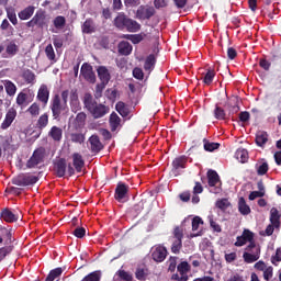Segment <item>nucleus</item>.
I'll list each match as a JSON object with an SVG mask.
<instances>
[{
	"label": "nucleus",
	"instance_id": "f257e3e1",
	"mask_svg": "<svg viewBox=\"0 0 281 281\" xmlns=\"http://www.w3.org/2000/svg\"><path fill=\"white\" fill-rule=\"evenodd\" d=\"M69 100L72 113H78L80 111V100L78 99V91L76 89L61 91V102L67 104Z\"/></svg>",
	"mask_w": 281,
	"mask_h": 281
},
{
	"label": "nucleus",
	"instance_id": "f03ea898",
	"mask_svg": "<svg viewBox=\"0 0 281 281\" xmlns=\"http://www.w3.org/2000/svg\"><path fill=\"white\" fill-rule=\"evenodd\" d=\"M243 259L245 262H247V265H251L257 262V260H260V245L250 243L246 247V251L243 254Z\"/></svg>",
	"mask_w": 281,
	"mask_h": 281
},
{
	"label": "nucleus",
	"instance_id": "7ed1b4c3",
	"mask_svg": "<svg viewBox=\"0 0 281 281\" xmlns=\"http://www.w3.org/2000/svg\"><path fill=\"white\" fill-rule=\"evenodd\" d=\"M50 111L54 120H58L63 113H67V111H69V106L61 102L60 95L56 94L52 100Z\"/></svg>",
	"mask_w": 281,
	"mask_h": 281
},
{
	"label": "nucleus",
	"instance_id": "20e7f679",
	"mask_svg": "<svg viewBox=\"0 0 281 281\" xmlns=\"http://www.w3.org/2000/svg\"><path fill=\"white\" fill-rule=\"evenodd\" d=\"M36 181H38V177L32 176L30 173H21V175L16 176L15 178H13V180H12L14 186H21V187L34 186V183H36Z\"/></svg>",
	"mask_w": 281,
	"mask_h": 281
},
{
	"label": "nucleus",
	"instance_id": "39448f33",
	"mask_svg": "<svg viewBox=\"0 0 281 281\" xmlns=\"http://www.w3.org/2000/svg\"><path fill=\"white\" fill-rule=\"evenodd\" d=\"M44 157H45V149L43 148L36 149L26 164L27 168H36L38 164H43Z\"/></svg>",
	"mask_w": 281,
	"mask_h": 281
},
{
	"label": "nucleus",
	"instance_id": "423d86ee",
	"mask_svg": "<svg viewBox=\"0 0 281 281\" xmlns=\"http://www.w3.org/2000/svg\"><path fill=\"white\" fill-rule=\"evenodd\" d=\"M80 76L86 79L87 82L95 85V72H93V67L89 64H83L81 66Z\"/></svg>",
	"mask_w": 281,
	"mask_h": 281
},
{
	"label": "nucleus",
	"instance_id": "0eeeda50",
	"mask_svg": "<svg viewBox=\"0 0 281 281\" xmlns=\"http://www.w3.org/2000/svg\"><path fill=\"white\" fill-rule=\"evenodd\" d=\"M167 256H168V249H166V247L161 245L153 247L151 257H153V260H155V262H164Z\"/></svg>",
	"mask_w": 281,
	"mask_h": 281
},
{
	"label": "nucleus",
	"instance_id": "6e6552de",
	"mask_svg": "<svg viewBox=\"0 0 281 281\" xmlns=\"http://www.w3.org/2000/svg\"><path fill=\"white\" fill-rule=\"evenodd\" d=\"M128 196V186L123 182H119L115 189V199L120 203H124Z\"/></svg>",
	"mask_w": 281,
	"mask_h": 281
},
{
	"label": "nucleus",
	"instance_id": "1a4fd4ad",
	"mask_svg": "<svg viewBox=\"0 0 281 281\" xmlns=\"http://www.w3.org/2000/svg\"><path fill=\"white\" fill-rule=\"evenodd\" d=\"M154 15L155 9L153 7L140 5L136 11V19H140V21H146V19H150Z\"/></svg>",
	"mask_w": 281,
	"mask_h": 281
},
{
	"label": "nucleus",
	"instance_id": "9d476101",
	"mask_svg": "<svg viewBox=\"0 0 281 281\" xmlns=\"http://www.w3.org/2000/svg\"><path fill=\"white\" fill-rule=\"evenodd\" d=\"M21 216L19 215V211H11L10 209H4L1 212V220L5 221V223H16Z\"/></svg>",
	"mask_w": 281,
	"mask_h": 281
},
{
	"label": "nucleus",
	"instance_id": "9b49d317",
	"mask_svg": "<svg viewBox=\"0 0 281 281\" xmlns=\"http://www.w3.org/2000/svg\"><path fill=\"white\" fill-rule=\"evenodd\" d=\"M14 120H16V110H14V108H11L8 110L4 121L1 124L2 131L10 128V126H12V122H14Z\"/></svg>",
	"mask_w": 281,
	"mask_h": 281
},
{
	"label": "nucleus",
	"instance_id": "f8f14e48",
	"mask_svg": "<svg viewBox=\"0 0 281 281\" xmlns=\"http://www.w3.org/2000/svg\"><path fill=\"white\" fill-rule=\"evenodd\" d=\"M34 25H38V27L45 25V12L37 11L33 19L27 22V27H34Z\"/></svg>",
	"mask_w": 281,
	"mask_h": 281
},
{
	"label": "nucleus",
	"instance_id": "ddd939ff",
	"mask_svg": "<svg viewBox=\"0 0 281 281\" xmlns=\"http://www.w3.org/2000/svg\"><path fill=\"white\" fill-rule=\"evenodd\" d=\"M90 113L93 115L95 120H99V117H104V115L109 113V106L97 103L94 108L90 110Z\"/></svg>",
	"mask_w": 281,
	"mask_h": 281
},
{
	"label": "nucleus",
	"instance_id": "4468645a",
	"mask_svg": "<svg viewBox=\"0 0 281 281\" xmlns=\"http://www.w3.org/2000/svg\"><path fill=\"white\" fill-rule=\"evenodd\" d=\"M37 100L43 102L44 106L49 102V88L47 85H42L37 91Z\"/></svg>",
	"mask_w": 281,
	"mask_h": 281
},
{
	"label": "nucleus",
	"instance_id": "2eb2a0df",
	"mask_svg": "<svg viewBox=\"0 0 281 281\" xmlns=\"http://www.w3.org/2000/svg\"><path fill=\"white\" fill-rule=\"evenodd\" d=\"M178 273L180 276V281H188L189 277L188 273H190V266L188 265V261H182L177 267Z\"/></svg>",
	"mask_w": 281,
	"mask_h": 281
},
{
	"label": "nucleus",
	"instance_id": "dca6fc26",
	"mask_svg": "<svg viewBox=\"0 0 281 281\" xmlns=\"http://www.w3.org/2000/svg\"><path fill=\"white\" fill-rule=\"evenodd\" d=\"M97 74L101 82L109 85V81L111 80V72H109V69L105 66H99L97 68Z\"/></svg>",
	"mask_w": 281,
	"mask_h": 281
},
{
	"label": "nucleus",
	"instance_id": "f3484780",
	"mask_svg": "<svg viewBox=\"0 0 281 281\" xmlns=\"http://www.w3.org/2000/svg\"><path fill=\"white\" fill-rule=\"evenodd\" d=\"M30 102H32V100H30V94L25 90L18 94L16 104L21 106V109H25Z\"/></svg>",
	"mask_w": 281,
	"mask_h": 281
},
{
	"label": "nucleus",
	"instance_id": "a211bd4d",
	"mask_svg": "<svg viewBox=\"0 0 281 281\" xmlns=\"http://www.w3.org/2000/svg\"><path fill=\"white\" fill-rule=\"evenodd\" d=\"M72 164L75 167V170L77 172H82V168H85V159H82V155L76 153L72 155Z\"/></svg>",
	"mask_w": 281,
	"mask_h": 281
},
{
	"label": "nucleus",
	"instance_id": "6ab92c4d",
	"mask_svg": "<svg viewBox=\"0 0 281 281\" xmlns=\"http://www.w3.org/2000/svg\"><path fill=\"white\" fill-rule=\"evenodd\" d=\"M89 144L92 153H100V150H102V143L100 142V137L92 135L89 138Z\"/></svg>",
	"mask_w": 281,
	"mask_h": 281
},
{
	"label": "nucleus",
	"instance_id": "aec40b11",
	"mask_svg": "<svg viewBox=\"0 0 281 281\" xmlns=\"http://www.w3.org/2000/svg\"><path fill=\"white\" fill-rule=\"evenodd\" d=\"M280 218L281 213L278 211V209L272 207L270 210V223L273 225V227H280Z\"/></svg>",
	"mask_w": 281,
	"mask_h": 281
},
{
	"label": "nucleus",
	"instance_id": "412c9836",
	"mask_svg": "<svg viewBox=\"0 0 281 281\" xmlns=\"http://www.w3.org/2000/svg\"><path fill=\"white\" fill-rule=\"evenodd\" d=\"M207 179L210 188H214L218 186V183H221V178L218 177V173L214 170L207 171Z\"/></svg>",
	"mask_w": 281,
	"mask_h": 281
},
{
	"label": "nucleus",
	"instance_id": "4be33fe9",
	"mask_svg": "<svg viewBox=\"0 0 281 281\" xmlns=\"http://www.w3.org/2000/svg\"><path fill=\"white\" fill-rule=\"evenodd\" d=\"M34 8L33 5L26 7L24 10H22L20 13H18V16L21 21H27V19H32V15L34 14Z\"/></svg>",
	"mask_w": 281,
	"mask_h": 281
},
{
	"label": "nucleus",
	"instance_id": "5701e85b",
	"mask_svg": "<svg viewBox=\"0 0 281 281\" xmlns=\"http://www.w3.org/2000/svg\"><path fill=\"white\" fill-rule=\"evenodd\" d=\"M125 30H127V32H139V30H142V24L131 18H127Z\"/></svg>",
	"mask_w": 281,
	"mask_h": 281
},
{
	"label": "nucleus",
	"instance_id": "b1692460",
	"mask_svg": "<svg viewBox=\"0 0 281 281\" xmlns=\"http://www.w3.org/2000/svg\"><path fill=\"white\" fill-rule=\"evenodd\" d=\"M128 21V18L124 13H120L115 19H114V25L119 30H125L126 27V22Z\"/></svg>",
	"mask_w": 281,
	"mask_h": 281
},
{
	"label": "nucleus",
	"instance_id": "393cba45",
	"mask_svg": "<svg viewBox=\"0 0 281 281\" xmlns=\"http://www.w3.org/2000/svg\"><path fill=\"white\" fill-rule=\"evenodd\" d=\"M255 168L259 177H262L265 176L266 172H269V164L265 160L257 161V164L255 165Z\"/></svg>",
	"mask_w": 281,
	"mask_h": 281
},
{
	"label": "nucleus",
	"instance_id": "a878e982",
	"mask_svg": "<svg viewBox=\"0 0 281 281\" xmlns=\"http://www.w3.org/2000/svg\"><path fill=\"white\" fill-rule=\"evenodd\" d=\"M55 170L57 177H63L67 172V161L65 159H59L55 165Z\"/></svg>",
	"mask_w": 281,
	"mask_h": 281
},
{
	"label": "nucleus",
	"instance_id": "bb28decb",
	"mask_svg": "<svg viewBox=\"0 0 281 281\" xmlns=\"http://www.w3.org/2000/svg\"><path fill=\"white\" fill-rule=\"evenodd\" d=\"M235 157L240 164H247V160L249 159V153L245 148H239L235 153Z\"/></svg>",
	"mask_w": 281,
	"mask_h": 281
},
{
	"label": "nucleus",
	"instance_id": "cd10ccee",
	"mask_svg": "<svg viewBox=\"0 0 281 281\" xmlns=\"http://www.w3.org/2000/svg\"><path fill=\"white\" fill-rule=\"evenodd\" d=\"M133 52V46L128 42H121L119 44V53L123 56H130V54Z\"/></svg>",
	"mask_w": 281,
	"mask_h": 281
},
{
	"label": "nucleus",
	"instance_id": "c85d7f7f",
	"mask_svg": "<svg viewBox=\"0 0 281 281\" xmlns=\"http://www.w3.org/2000/svg\"><path fill=\"white\" fill-rule=\"evenodd\" d=\"M238 210L240 214H243V216H247L248 214H251V207L247 205L245 198H239Z\"/></svg>",
	"mask_w": 281,
	"mask_h": 281
},
{
	"label": "nucleus",
	"instance_id": "c756f323",
	"mask_svg": "<svg viewBox=\"0 0 281 281\" xmlns=\"http://www.w3.org/2000/svg\"><path fill=\"white\" fill-rule=\"evenodd\" d=\"M155 63H157L155 55L147 56V58L145 59V65H144L145 71L150 74V71H153V69H155Z\"/></svg>",
	"mask_w": 281,
	"mask_h": 281
},
{
	"label": "nucleus",
	"instance_id": "7c9ffc66",
	"mask_svg": "<svg viewBox=\"0 0 281 281\" xmlns=\"http://www.w3.org/2000/svg\"><path fill=\"white\" fill-rule=\"evenodd\" d=\"M122 122V119L117 115V113H112L110 115V126L111 131L115 132L117 128H120V124Z\"/></svg>",
	"mask_w": 281,
	"mask_h": 281
},
{
	"label": "nucleus",
	"instance_id": "2f4dec72",
	"mask_svg": "<svg viewBox=\"0 0 281 281\" xmlns=\"http://www.w3.org/2000/svg\"><path fill=\"white\" fill-rule=\"evenodd\" d=\"M4 89L7 91V94H9L11 98L16 95V85L10 80L3 81Z\"/></svg>",
	"mask_w": 281,
	"mask_h": 281
},
{
	"label": "nucleus",
	"instance_id": "473e14b6",
	"mask_svg": "<svg viewBox=\"0 0 281 281\" xmlns=\"http://www.w3.org/2000/svg\"><path fill=\"white\" fill-rule=\"evenodd\" d=\"M49 135L55 142H60V139H63V128L53 126L50 128Z\"/></svg>",
	"mask_w": 281,
	"mask_h": 281
},
{
	"label": "nucleus",
	"instance_id": "72a5a7b5",
	"mask_svg": "<svg viewBox=\"0 0 281 281\" xmlns=\"http://www.w3.org/2000/svg\"><path fill=\"white\" fill-rule=\"evenodd\" d=\"M269 142V135L267 132H258L256 135V144L257 146H265Z\"/></svg>",
	"mask_w": 281,
	"mask_h": 281
},
{
	"label": "nucleus",
	"instance_id": "f704fd0d",
	"mask_svg": "<svg viewBox=\"0 0 281 281\" xmlns=\"http://www.w3.org/2000/svg\"><path fill=\"white\" fill-rule=\"evenodd\" d=\"M83 104L88 111H91L98 103L93 101V97L90 93H86L83 97Z\"/></svg>",
	"mask_w": 281,
	"mask_h": 281
},
{
	"label": "nucleus",
	"instance_id": "c9c22d12",
	"mask_svg": "<svg viewBox=\"0 0 281 281\" xmlns=\"http://www.w3.org/2000/svg\"><path fill=\"white\" fill-rule=\"evenodd\" d=\"M116 111L122 115V117H128V106H126V103L120 101L116 103Z\"/></svg>",
	"mask_w": 281,
	"mask_h": 281
},
{
	"label": "nucleus",
	"instance_id": "e433bc0d",
	"mask_svg": "<svg viewBox=\"0 0 281 281\" xmlns=\"http://www.w3.org/2000/svg\"><path fill=\"white\" fill-rule=\"evenodd\" d=\"M0 30H2L3 32H8V36H12L14 34V27H12V25L7 19L2 21Z\"/></svg>",
	"mask_w": 281,
	"mask_h": 281
},
{
	"label": "nucleus",
	"instance_id": "4c0bfd02",
	"mask_svg": "<svg viewBox=\"0 0 281 281\" xmlns=\"http://www.w3.org/2000/svg\"><path fill=\"white\" fill-rule=\"evenodd\" d=\"M188 159L186 157H179V158H176L172 162V166H173V170L177 171L179 170L180 168H186V164H187Z\"/></svg>",
	"mask_w": 281,
	"mask_h": 281
},
{
	"label": "nucleus",
	"instance_id": "58836bf2",
	"mask_svg": "<svg viewBox=\"0 0 281 281\" xmlns=\"http://www.w3.org/2000/svg\"><path fill=\"white\" fill-rule=\"evenodd\" d=\"M49 124V115L47 113L42 114L37 120V128H45Z\"/></svg>",
	"mask_w": 281,
	"mask_h": 281
},
{
	"label": "nucleus",
	"instance_id": "ea45409f",
	"mask_svg": "<svg viewBox=\"0 0 281 281\" xmlns=\"http://www.w3.org/2000/svg\"><path fill=\"white\" fill-rule=\"evenodd\" d=\"M63 276V268H56L49 272L46 281H54Z\"/></svg>",
	"mask_w": 281,
	"mask_h": 281
},
{
	"label": "nucleus",
	"instance_id": "a19ab883",
	"mask_svg": "<svg viewBox=\"0 0 281 281\" xmlns=\"http://www.w3.org/2000/svg\"><path fill=\"white\" fill-rule=\"evenodd\" d=\"M27 113L32 115V117H38L41 115V105L38 103H33L27 110Z\"/></svg>",
	"mask_w": 281,
	"mask_h": 281
},
{
	"label": "nucleus",
	"instance_id": "79ce46f5",
	"mask_svg": "<svg viewBox=\"0 0 281 281\" xmlns=\"http://www.w3.org/2000/svg\"><path fill=\"white\" fill-rule=\"evenodd\" d=\"M101 278H102V272L94 271L86 276L82 281H100Z\"/></svg>",
	"mask_w": 281,
	"mask_h": 281
},
{
	"label": "nucleus",
	"instance_id": "37998d69",
	"mask_svg": "<svg viewBox=\"0 0 281 281\" xmlns=\"http://www.w3.org/2000/svg\"><path fill=\"white\" fill-rule=\"evenodd\" d=\"M86 120H87V114H85L83 112L78 113L75 119L77 128H80V126H85Z\"/></svg>",
	"mask_w": 281,
	"mask_h": 281
},
{
	"label": "nucleus",
	"instance_id": "c03bdc74",
	"mask_svg": "<svg viewBox=\"0 0 281 281\" xmlns=\"http://www.w3.org/2000/svg\"><path fill=\"white\" fill-rule=\"evenodd\" d=\"M229 205L231 203L228 199H222L216 202V207H218V210H222V212H225V210H227Z\"/></svg>",
	"mask_w": 281,
	"mask_h": 281
},
{
	"label": "nucleus",
	"instance_id": "a18cd8bd",
	"mask_svg": "<svg viewBox=\"0 0 281 281\" xmlns=\"http://www.w3.org/2000/svg\"><path fill=\"white\" fill-rule=\"evenodd\" d=\"M7 16H8L9 21L12 23V25H16V23H19V20L16 19V13L14 12V9H8Z\"/></svg>",
	"mask_w": 281,
	"mask_h": 281
},
{
	"label": "nucleus",
	"instance_id": "49530a36",
	"mask_svg": "<svg viewBox=\"0 0 281 281\" xmlns=\"http://www.w3.org/2000/svg\"><path fill=\"white\" fill-rule=\"evenodd\" d=\"M82 32L85 34H91L93 32V21L87 20L82 25Z\"/></svg>",
	"mask_w": 281,
	"mask_h": 281
},
{
	"label": "nucleus",
	"instance_id": "de8ad7c7",
	"mask_svg": "<svg viewBox=\"0 0 281 281\" xmlns=\"http://www.w3.org/2000/svg\"><path fill=\"white\" fill-rule=\"evenodd\" d=\"M23 78L29 85L36 80V76L34 75V72H32V70H25L23 72Z\"/></svg>",
	"mask_w": 281,
	"mask_h": 281
},
{
	"label": "nucleus",
	"instance_id": "09e8293b",
	"mask_svg": "<svg viewBox=\"0 0 281 281\" xmlns=\"http://www.w3.org/2000/svg\"><path fill=\"white\" fill-rule=\"evenodd\" d=\"M181 247H182L181 239H173L172 246H171L172 254H179V251H181Z\"/></svg>",
	"mask_w": 281,
	"mask_h": 281
},
{
	"label": "nucleus",
	"instance_id": "8fccbe9b",
	"mask_svg": "<svg viewBox=\"0 0 281 281\" xmlns=\"http://www.w3.org/2000/svg\"><path fill=\"white\" fill-rule=\"evenodd\" d=\"M70 139L75 144H82V142H85V135H82L80 133H74L70 135Z\"/></svg>",
	"mask_w": 281,
	"mask_h": 281
},
{
	"label": "nucleus",
	"instance_id": "3c124183",
	"mask_svg": "<svg viewBox=\"0 0 281 281\" xmlns=\"http://www.w3.org/2000/svg\"><path fill=\"white\" fill-rule=\"evenodd\" d=\"M45 54L48 60H54L56 58V53H54V46H52V44L46 46Z\"/></svg>",
	"mask_w": 281,
	"mask_h": 281
},
{
	"label": "nucleus",
	"instance_id": "603ef678",
	"mask_svg": "<svg viewBox=\"0 0 281 281\" xmlns=\"http://www.w3.org/2000/svg\"><path fill=\"white\" fill-rule=\"evenodd\" d=\"M16 52H19V46H16V44L10 43L7 46V54H9V56H16Z\"/></svg>",
	"mask_w": 281,
	"mask_h": 281
},
{
	"label": "nucleus",
	"instance_id": "864d4df0",
	"mask_svg": "<svg viewBox=\"0 0 281 281\" xmlns=\"http://www.w3.org/2000/svg\"><path fill=\"white\" fill-rule=\"evenodd\" d=\"M65 23H66L65 16L63 15H59L54 20V25L55 27H57V30H61V27H65Z\"/></svg>",
	"mask_w": 281,
	"mask_h": 281
},
{
	"label": "nucleus",
	"instance_id": "5fc2aeb1",
	"mask_svg": "<svg viewBox=\"0 0 281 281\" xmlns=\"http://www.w3.org/2000/svg\"><path fill=\"white\" fill-rule=\"evenodd\" d=\"M105 82L101 81L100 83L97 85L95 87V98H102V92L104 91V89L106 88Z\"/></svg>",
	"mask_w": 281,
	"mask_h": 281
},
{
	"label": "nucleus",
	"instance_id": "6e6d98bb",
	"mask_svg": "<svg viewBox=\"0 0 281 281\" xmlns=\"http://www.w3.org/2000/svg\"><path fill=\"white\" fill-rule=\"evenodd\" d=\"M214 76H216V72L214 70H209L206 75L204 76V85H212V80H214Z\"/></svg>",
	"mask_w": 281,
	"mask_h": 281
},
{
	"label": "nucleus",
	"instance_id": "4d7b16f0",
	"mask_svg": "<svg viewBox=\"0 0 281 281\" xmlns=\"http://www.w3.org/2000/svg\"><path fill=\"white\" fill-rule=\"evenodd\" d=\"M243 237H244V239H245V241L246 243H255L254 241V233H251V231H249V229H245L244 232H243V235H241Z\"/></svg>",
	"mask_w": 281,
	"mask_h": 281
},
{
	"label": "nucleus",
	"instance_id": "13d9d810",
	"mask_svg": "<svg viewBox=\"0 0 281 281\" xmlns=\"http://www.w3.org/2000/svg\"><path fill=\"white\" fill-rule=\"evenodd\" d=\"M199 225H203V220L199 216L193 217L192 220V232L199 231Z\"/></svg>",
	"mask_w": 281,
	"mask_h": 281
},
{
	"label": "nucleus",
	"instance_id": "bf43d9fd",
	"mask_svg": "<svg viewBox=\"0 0 281 281\" xmlns=\"http://www.w3.org/2000/svg\"><path fill=\"white\" fill-rule=\"evenodd\" d=\"M214 116L216 120H225V110L220 106H216L214 110Z\"/></svg>",
	"mask_w": 281,
	"mask_h": 281
},
{
	"label": "nucleus",
	"instance_id": "052dcab7",
	"mask_svg": "<svg viewBox=\"0 0 281 281\" xmlns=\"http://www.w3.org/2000/svg\"><path fill=\"white\" fill-rule=\"evenodd\" d=\"M221 146L218 143H204V150H207L209 153H212L216 150Z\"/></svg>",
	"mask_w": 281,
	"mask_h": 281
},
{
	"label": "nucleus",
	"instance_id": "680f3d73",
	"mask_svg": "<svg viewBox=\"0 0 281 281\" xmlns=\"http://www.w3.org/2000/svg\"><path fill=\"white\" fill-rule=\"evenodd\" d=\"M168 265V271H175L177 269V257H170L167 261Z\"/></svg>",
	"mask_w": 281,
	"mask_h": 281
},
{
	"label": "nucleus",
	"instance_id": "e2e57ef3",
	"mask_svg": "<svg viewBox=\"0 0 281 281\" xmlns=\"http://www.w3.org/2000/svg\"><path fill=\"white\" fill-rule=\"evenodd\" d=\"M273 278V267L268 266V268L263 271V279L269 281Z\"/></svg>",
	"mask_w": 281,
	"mask_h": 281
},
{
	"label": "nucleus",
	"instance_id": "0e129e2a",
	"mask_svg": "<svg viewBox=\"0 0 281 281\" xmlns=\"http://www.w3.org/2000/svg\"><path fill=\"white\" fill-rule=\"evenodd\" d=\"M119 277L121 280H125V281H132L133 280V274L124 271V270H120L119 271Z\"/></svg>",
	"mask_w": 281,
	"mask_h": 281
},
{
	"label": "nucleus",
	"instance_id": "69168bd1",
	"mask_svg": "<svg viewBox=\"0 0 281 281\" xmlns=\"http://www.w3.org/2000/svg\"><path fill=\"white\" fill-rule=\"evenodd\" d=\"M85 234H87L85 227H77L74 231V236H76V238H85Z\"/></svg>",
	"mask_w": 281,
	"mask_h": 281
},
{
	"label": "nucleus",
	"instance_id": "338daca9",
	"mask_svg": "<svg viewBox=\"0 0 281 281\" xmlns=\"http://www.w3.org/2000/svg\"><path fill=\"white\" fill-rule=\"evenodd\" d=\"M146 276H148V273L146 272V270L138 268L136 270V278L137 280L144 281L146 280Z\"/></svg>",
	"mask_w": 281,
	"mask_h": 281
},
{
	"label": "nucleus",
	"instance_id": "774afa93",
	"mask_svg": "<svg viewBox=\"0 0 281 281\" xmlns=\"http://www.w3.org/2000/svg\"><path fill=\"white\" fill-rule=\"evenodd\" d=\"M227 281H246V280L243 276L235 273Z\"/></svg>",
	"mask_w": 281,
	"mask_h": 281
}]
</instances>
